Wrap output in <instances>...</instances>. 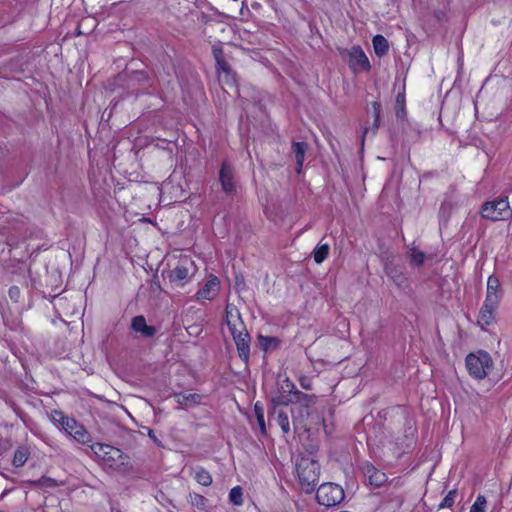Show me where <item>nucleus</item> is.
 I'll list each match as a JSON object with an SVG mask.
<instances>
[{
	"instance_id": "obj_1",
	"label": "nucleus",
	"mask_w": 512,
	"mask_h": 512,
	"mask_svg": "<svg viewBox=\"0 0 512 512\" xmlns=\"http://www.w3.org/2000/svg\"><path fill=\"white\" fill-rule=\"evenodd\" d=\"M226 326L228 327L236 345L239 358L248 364L250 359L251 337L246 325L241 319L239 311L234 306L226 304Z\"/></svg>"
},
{
	"instance_id": "obj_2",
	"label": "nucleus",
	"mask_w": 512,
	"mask_h": 512,
	"mask_svg": "<svg viewBox=\"0 0 512 512\" xmlns=\"http://www.w3.org/2000/svg\"><path fill=\"white\" fill-rule=\"evenodd\" d=\"M54 425L61 428L68 436L82 445L92 444V435L86 427L74 417L67 416L62 410L54 409L49 415Z\"/></svg>"
},
{
	"instance_id": "obj_3",
	"label": "nucleus",
	"mask_w": 512,
	"mask_h": 512,
	"mask_svg": "<svg viewBox=\"0 0 512 512\" xmlns=\"http://www.w3.org/2000/svg\"><path fill=\"white\" fill-rule=\"evenodd\" d=\"M93 453L102 461L103 465L115 471H124L127 464V455L117 447L104 443H92Z\"/></svg>"
},
{
	"instance_id": "obj_4",
	"label": "nucleus",
	"mask_w": 512,
	"mask_h": 512,
	"mask_svg": "<svg viewBox=\"0 0 512 512\" xmlns=\"http://www.w3.org/2000/svg\"><path fill=\"white\" fill-rule=\"evenodd\" d=\"M226 85L234 89L235 94L241 99L243 109L246 110L250 104L260 103V98L255 89L249 85H240L237 74L226 64Z\"/></svg>"
},
{
	"instance_id": "obj_5",
	"label": "nucleus",
	"mask_w": 512,
	"mask_h": 512,
	"mask_svg": "<svg viewBox=\"0 0 512 512\" xmlns=\"http://www.w3.org/2000/svg\"><path fill=\"white\" fill-rule=\"evenodd\" d=\"M465 362L469 374L478 380L484 379L493 365L490 354L483 350L468 354Z\"/></svg>"
},
{
	"instance_id": "obj_6",
	"label": "nucleus",
	"mask_w": 512,
	"mask_h": 512,
	"mask_svg": "<svg viewBox=\"0 0 512 512\" xmlns=\"http://www.w3.org/2000/svg\"><path fill=\"white\" fill-rule=\"evenodd\" d=\"M481 217L490 221H507L512 216L507 197L486 202L480 210Z\"/></svg>"
},
{
	"instance_id": "obj_7",
	"label": "nucleus",
	"mask_w": 512,
	"mask_h": 512,
	"mask_svg": "<svg viewBox=\"0 0 512 512\" xmlns=\"http://www.w3.org/2000/svg\"><path fill=\"white\" fill-rule=\"evenodd\" d=\"M343 488L335 483H324L316 491L317 502L326 507L340 504L344 500Z\"/></svg>"
},
{
	"instance_id": "obj_8",
	"label": "nucleus",
	"mask_w": 512,
	"mask_h": 512,
	"mask_svg": "<svg viewBox=\"0 0 512 512\" xmlns=\"http://www.w3.org/2000/svg\"><path fill=\"white\" fill-rule=\"evenodd\" d=\"M300 483L313 490L318 482L320 466L311 458H302L296 466Z\"/></svg>"
},
{
	"instance_id": "obj_9",
	"label": "nucleus",
	"mask_w": 512,
	"mask_h": 512,
	"mask_svg": "<svg viewBox=\"0 0 512 512\" xmlns=\"http://www.w3.org/2000/svg\"><path fill=\"white\" fill-rule=\"evenodd\" d=\"M195 271V265L189 256L180 257L178 264L170 272V280L184 284Z\"/></svg>"
},
{
	"instance_id": "obj_10",
	"label": "nucleus",
	"mask_w": 512,
	"mask_h": 512,
	"mask_svg": "<svg viewBox=\"0 0 512 512\" xmlns=\"http://www.w3.org/2000/svg\"><path fill=\"white\" fill-rule=\"evenodd\" d=\"M217 27H219V24L207 23L204 28V34L207 37L208 42L212 45V51L216 60L217 71L218 73H221L224 71L223 46L220 40H217L215 37H213V32Z\"/></svg>"
},
{
	"instance_id": "obj_11",
	"label": "nucleus",
	"mask_w": 512,
	"mask_h": 512,
	"mask_svg": "<svg viewBox=\"0 0 512 512\" xmlns=\"http://www.w3.org/2000/svg\"><path fill=\"white\" fill-rule=\"evenodd\" d=\"M348 66L353 72L370 69L369 60L360 46H353L348 52Z\"/></svg>"
},
{
	"instance_id": "obj_12",
	"label": "nucleus",
	"mask_w": 512,
	"mask_h": 512,
	"mask_svg": "<svg viewBox=\"0 0 512 512\" xmlns=\"http://www.w3.org/2000/svg\"><path fill=\"white\" fill-rule=\"evenodd\" d=\"M502 296L503 289L501 288L498 277L494 274L490 275L487 280L486 297L484 301L499 306Z\"/></svg>"
},
{
	"instance_id": "obj_13",
	"label": "nucleus",
	"mask_w": 512,
	"mask_h": 512,
	"mask_svg": "<svg viewBox=\"0 0 512 512\" xmlns=\"http://www.w3.org/2000/svg\"><path fill=\"white\" fill-rule=\"evenodd\" d=\"M285 386H282V391H280L276 396L272 398V407L287 406L290 403H294V394L292 391L295 390V385L288 378L284 381Z\"/></svg>"
},
{
	"instance_id": "obj_14",
	"label": "nucleus",
	"mask_w": 512,
	"mask_h": 512,
	"mask_svg": "<svg viewBox=\"0 0 512 512\" xmlns=\"http://www.w3.org/2000/svg\"><path fill=\"white\" fill-rule=\"evenodd\" d=\"M269 422L274 420L281 428L284 434H288L290 432V422L289 417L286 411L282 408L271 407L268 413Z\"/></svg>"
},
{
	"instance_id": "obj_15",
	"label": "nucleus",
	"mask_w": 512,
	"mask_h": 512,
	"mask_svg": "<svg viewBox=\"0 0 512 512\" xmlns=\"http://www.w3.org/2000/svg\"><path fill=\"white\" fill-rule=\"evenodd\" d=\"M498 305L488 303L484 301L478 315L477 322L483 329L485 326H489L494 320V312L497 310Z\"/></svg>"
},
{
	"instance_id": "obj_16",
	"label": "nucleus",
	"mask_w": 512,
	"mask_h": 512,
	"mask_svg": "<svg viewBox=\"0 0 512 512\" xmlns=\"http://www.w3.org/2000/svg\"><path fill=\"white\" fill-rule=\"evenodd\" d=\"M131 328L142 336L151 338L155 335L156 329L153 326L147 325L146 319L142 315H138L132 318Z\"/></svg>"
},
{
	"instance_id": "obj_17",
	"label": "nucleus",
	"mask_w": 512,
	"mask_h": 512,
	"mask_svg": "<svg viewBox=\"0 0 512 512\" xmlns=\"http://www.w3.org/2000/svg\"><path fill=\"white\" fill-rule=\"evenodd\" d=\"M220 282L218 278L209 279L205 285L196 293L197 299L210 300L214 298L219 289Z\"/></svg>"
},
{
	"instance_id": "obj_18",
	"label": "nucleus",
	"mask_w": 512,
	"mask_h": 512,
	"mask_svg": "<svg viewBox=\"0 0 512 512\" xmlns=\"http://www.w3.org/2000/svg\"><path fill=\"white\" fill-rule=\"evenodd\" d=\"M294 394V403H299L300 413H305L307 416L309 415L308 408L310 405L314 404L316 401V396L313 394H306L295 387V390L292 391Z\"/></svg>"
},
{
	"instance_id": "obj_19",
	"label": "nucleus",
	"mask_w": 512,
	"mask_h": 512,
	"mask_svg": "<svg viewBox=\"0 0 512 512\" xmlns=\"http://www.w3.org/2000/svg\"><path fill=\"white\" fill-rule=\"evenodd\" d=\"M257 342L259 348L265 353H271L280 348L281 341L275 336H265L258 334Z\"/></svg>"
},
{
	"instance_id": "obj_20",
	"label": "nucleus",
	"mask_w": 512,
	"mask_h": 512,
	"mask_svg": "<svg viewBox=\"0 0 512 512\" xmlns=\"http://www.w3.org/2000/svg\"><path fill=\"white\" fill-rule=\"evenodd\" d=\"M365 473L368 477L369 483L376 487H380L387 480L386 474L377 470L371 464L366 465Z\"/></svg>"
},
{
	"instance_id": "obj_21",
	"label": "nucleus",
	"mask_w": 512,
	"mask_h": 512,
	"mask_svg": "<svg viewBox=\"0 0 512 512\" xmlns=\"http://www.w3.org/2000/svg\"><path fill=\"white\" fill-rule=\"evenodd\" d=\"M307 148H308V144L306 142H293L292 143V151L295 155L298 173L301 172Z\"/></svg>"
},
{
	"instance_id": "obj_22",
	"label": "nucleus",
	"mask_w": 512,
	"mask_h": 512,
	"mask_svg": "<svg viewBox=\"0 0 512 512\" xmlns=\"http://www.w3.org/2000/svg\"><path fill=\"white\" fill-rule=\"evenodd\" d=\"M30 448L28 446L22 445L19 446L15 452L12 459V464L16 468H20L25 465L30 457Z\"/></svg>"
},
{
	"instance_id": "obj_23",
	"label": "nucleus",
	"mask_w": 512,
	"mask_h": 512,
	"mask_svg": "<svg viewBox=\"0 0 512 512\" xmlns=\"http://www.w3.org/2000/svg\"><path fill=\"white\" fill-rule=\"evenodd\" d=\"M176 401L180 406H193L201 402L202 396L198 393L175 394Z\"/></svg>"
},
{
	"instance_id": "obj_24",
	"label": "nucleus",
	"mask_w": 512,
	"mask_h": 512,
	"mask_svg": "<svg viewBox=\"0 0 512 512\" xmlns=\"http://www.w3.org/2000/svg\"><path fill=\"white\" fill-rule=\"evenodd\" d=\"M407 114L406 111V95H405V86L402 87V90L398 92L395 100V115L398 119L405 118Z\"/></svg>"
},
{
	"instance_id": "obj_25",
	"label": "nucleus",
	"mask_w": 512,
	"mask_h": 512,
	"mask_svg": "<svg viewBox=\"0 0 512 512\" xmlns=\"http://www.w3.org/2000/svg\"><path fill=\"white\" fill-rule=\"evenodd\" d=\"M385 271L386 274L392 278V280L397 284L401 285L404 277L402 273V269L399 268L397 265H394L392 261H389L385 264Z\"/></svg>"
},
{
	"instance_id": "obj_26",
	"label": "nucleus",
	"mask_w": 512,
	"mask_h": 512,
	"mask_svg": "<svg viewBox=\"0 0 512 512\" xmlns=\"http://www.w3.org/2000/svg\"><path fill=\"white\" fill-rule=\"evenodd\" d=\"M372 43H373V48H374L375 54L379 57L385 55L389 50V44H388L387 39L380 34L375 35L373 37Z\"/></svg>"
},
{
	"instance_id": "obj_27",
	"label": "nucleus",
	"mask_w": 512,
	"mask_h": 512,
	"mask_svg": "<svg viewBox=\"0 0 512 512\" xmlns=\"http://www.w3.org/2000/svg\"><path fill=\"white\" fill-rule=\"evenodd\" d=\"M322 239L313 251V258L317 264L322 263L329 255L330 245L323 242Z\"/></svg>"
},
{
	"instance_id": "obj_28",
	"label": "nucleus",
	"mask_w": 512,
	"mask_h": 512,
	"mask_svg": "<svg viewBox=\"0 0 512 512\" xmlns=\"http://www.w3.org/2000/svg\"><path fill=\"white\" fill-rule=\"evenodd\" d=\"M226 5L229 10V13H226V18L236 19L238 16L242 15L244 9L243 0H229Z\"/></svg>"
},
{
	"instance_id": "obj_29",
	"label": "nucleus",
	"mask_w": 512,
	"mask_h": 512,
	"mask_svg": "<svg viewBox=\"0 0 512 512\" xmlns=\"http://www.w3.org/2000/svg\"><path fill=\"white\" fill-rule=\"evenodd\" d=\"M189 502L192 506L196 507L201 511H208L210 505L209 500L201 494L189 493Z\"/></svg>"
},
{
	"instance_id": "obj_30",
	"label": "nucleus",
	"mask_w": 512,
	"mask_h": 512,
	"mask_svg": "<svg viewBox=\"0 0 512 512\" xmlns=\"http://www.w3.org/2000/svg\"><path fill=\"white\" fill-rule=\"evenodd\" d=\"M27 483L33 487H46V488H54L58 485L57 481L54 478L48 476H42L37 480H29Z\"/></svg>"
},
{
	"instance_id": "obj_31",
	"label": "nucleus",
	"mask_w": 512,
	"mask_h": 512,
	"mask_svg": "<svg viewBox=\"0 0 512 512\" xmlns=\"http://www.w3.org/2000/svg\"><path fill=\"white\" fill-rule=\"evenodd\" d=\"M408 258L411 264L415 266H422L425 261V254L416 247H413L408 252Z\"/></svg>"
},
{
	"instance_id": "obj_32",
	"label": "nucleus",
	"mask_w": 512,
	"mask_h": 512,
	"mask_svg": "<svg viewBox=\"0 0 512 512\" xmlns=\"http://www.w3.org/2000/svg\"><path fill=\"white\" fill-rule=\"evenodd\" d=\"M371 108H372V114H373L372 132H373V135H375L376 131L378 130L379 125H380L381 103L378 101H374L371 104Z\"/></svg>"
},
{
	"instance_id": "obj_33",
	"label": "nucleus",
	"mask_w": 512,
	"mask_h": 512,
	"mask_svg": "<svg viewBox=\"0 0 512 512\" xmlns=\"http://www.w3.org/2000/svg\"><path fill=\"white\" fill-rule=\"evenodd\" d=\"M194 478L202 486H209L212 483L211 474L203 468H199L196 471Z\"/></svg>"
},
{
	"instance_id": "obj_34",
	"label": "nucleus",
	"mask_w": 512,
	"mask_h": 512,
	"mask_svg": "<svg viewBox=\"0 0 512 512\" xmlns=\"http://www.w3.org/2000/svg\"><path fill=\"white\" fill-rule=\"evenodd\" d=\"M254 414L260 429L261 434H266V426H265V419H264V409L262 406H260L259 403H256L254 406Z\"/></svg>"
},
{
	"instance_id": "obj_35",
	"label": "nucleus",
	"mask_w": 512,
	"mask_h": 512,
	"mask_svg": "<svg viewBox=\"0 0 512 512\" xmlns=\"http://www.w3.org/2000/svg\"><path fill=\"white\" fill-rule=\"evenodd\" d=\"M229 501L236 506L243 503V489L241 486L233 487L229 492Z\"/></svg>"
},
{
	"instance_id": "obj_36",
	"label": "nucleus",
	"mask_w": 512,
	"mask_h": 512,
	"mask_svg": "<svg viewBox=\"0 0 512 512\" xmlns=\"http://www.w3.org/2000/svg\"><path fill=\"white\" fill-rule=\"evenodd\" d=\"M457 495V490L453 489L448 492V494L443 498L441 503L439 504V508H451L454 505L455 498Z\"/></svg>"
},
{
	"instance_id": "obj_37",
	"label": "nucleus",
	"mask_w": 512,
	"mask_h": 512,
	"mask_svg": "<svg viewBox=\"0 0 512 512\" xmlns=\"http://www.w3.org/2000/svg\"><path fill=\"white\" fill-rule=\"evenodd\" d=\"M486 505H487V500H486L485 496L478 495L476 498V501L470 507L469 512H485Z\"/></svg>"
},
{
	"instance_id": "obj_38",
	"label": "nucleus",
	"mask_w": 512,
	"mask_h": 512,
	"mask_svg": "<svg viewBox=\"0 0 512 512\" xmlns=\"http://www.w3.org/2000/svg\"><path fill=\"white\" fill-rule=\"evenodd\" d=\"M225 187H226V198L232 194V193H236V186H235V183L232 181L231 179V176H230V171H229V168L228 166L226 165V184H225Z\"/></svg>"
},
{
	"instance_id": "obj_39",
	"label": "nucleus",
	"mask_w": 512,
	"mask_h": 512,
	"mask_svg": "<svg viewBox=\"0 0 512 512\" xmlns=\"http://www.w3.org/2000/svg\"><path fill=\"white\" fill-rule=\"evenodd\" d=\"M235 288L237 291H241L245 288V281H244V277L242 275H236Z\"/></svg>"
},
{
	"instance_id": "obj_40",
	"label": "nucleus",
	"mask_w": 512,
	"mask_h": 512,
	"mask_svg": "<svg viewBox=\"0 0 512 512\" xmlns=\"http://www.w3.org/2000/svg\"><path fill=\"white\" fill-rule=\"evenodd\" d=\"M8 294L10 296L11 299H17L19 294H20V290L17 286H11L9 288V291H8Z\"/></svg>"
},
{
	"instance_id": "obj_41",
	"label": "nucleus",
	"mask_w": 512,
	"mask_h": 512,
	"mask_svg": "<svg viewBox=\"0 0 512 512\" xmlns=\"http://www.w3.org/2000/svg\"><path fill=\"white\" fill-rule=\"evenodd\" d=\"M218 178H219V183L221 184L222 188L224 189V161L220 164L219 171H218Z\"/></svg>"
},
{
	"instance_id": "obj_42",
	"label": "nucleus",
	"mask_w": 512,
	"mask_h": 512,
	"mask_svg": "<svg viewBox=\"0 0 512 512\" xmlns=\"http://www.w3.org/2000/svg\"><path fill=\"white\" fill-rule=\"evenodd\" d=\"M300 385L305 390H310L312 388L310 381L306 377L300 378Z\"/></svg>"
},
{
	"instance_id": "obj_43",
	"label": "nucleus",
	"mask_w": 512,
	"mask_h": 512,
	"mask_svg": "<svg viewBox=\"0 0 512 512\" xmlns=\"http://www.w3.org/2000/svg\"><path fill=\"white\" fill-rule=\"evenodd\" d=\"M136 222H141V223L150 224V225L156 224L151 219H149V218H147L145 216H142V217L138 218Z\"/></svg>"
},
{
	"instance_id": "obj_44",
	"label": "nucleus",
	"mask_w": 512,
	"mask_h": 512,
	"mask_svg": "<svg viewBox=\"0 0 512 512\" xmlns=\"http://www.w3.org/2000/svg\"><path fill=\"white\" fill-rule=\"evenodd\" d=\"M301 425H302V422L297 417H294L293 418V426H294L295 432L300 428Z\"/></svg>"
},
{
	"instance_id": "obj_45",
	"label": "nucleus",
	"mask_w": 512,
	"mask_h": 512,
	"mask_svg": "<svg viewBox=\"0 0 512 512\" xmlns=\"http://www.w3.org/2000/svg\"><path fill=\"white\" fill-rule=\"evenodd\" d=\"M369 132V128H364V131H363V135H362V139H361V146L363 147L364 146V142H365V137L367 135V133Z\"/></svg>"
},
{
	"instance_id": "obj_46",
	"label": "nucleus",
	"mask_w": 512,
	"mask_h": 512,
	"mask_svg": "<svg viewBox=\"0 0 512 512\" xmlns=\"http://www.w3.org/2000/svg\"><path fill=\"white\" fill-rule=\"evenodd\" d=\"M82 34H83V33H82V32L80 31V29L78 28V29H77V34H76V35H77V36H79V35H82Z\"/></svg>"
},
{
	"instance_id": "obj_47",
	"label": "nucleus",
	"mask_w": 512,
	"mask_h": 512,
	"mask_svg": "<svg viewBox=\"0 0 512 512\" xmlns=\"http://www.w3.org/2000/svg\"><path fill=\"white\" fill-rule=\"evenodd\" d=\"M219 31L223 32V31H224V28L219 27Z\"/></svg>"
}]
</instances>
